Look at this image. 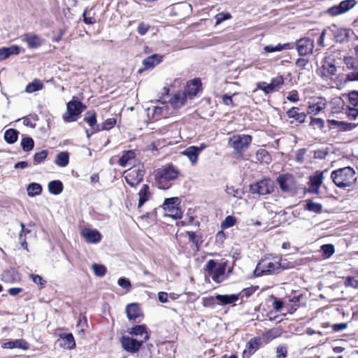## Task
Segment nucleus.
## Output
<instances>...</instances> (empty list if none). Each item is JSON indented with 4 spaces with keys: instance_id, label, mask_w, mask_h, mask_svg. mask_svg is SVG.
Instances as JSON below:
<instances>
[{
    "instance_id": "obj_52",
    "label": "nucleus",
    "mask_w": 358,
    "mask_h": 358,
    "mask_svg": "<svg viewBox=\"0 0 358 358\" xmlns=\"http://www.w3.org/2000/svg\"><path fill=\"white\" fill-rule=\"evenodd\" d=\"M48 156L47 150H41L40 152H36L34 156V159L36 163L43 162Z\"/></svg>"
},
{
    "instance_id": "obj_19",
    "label": "nucleus",
    "mask_w": 358,
    "mask_h": 358,
    "mask_svg": "<svg viewBox=\"0 0 358 358\" xmlns=\"http://www.w3.org/2000/svg\"><path fill=\"white\" fill-rule=\"evenodd\" d=\"M136 153L133 150H127L122 152L121 157L120 158L118 163L120 166L125 167L127 166H132L136 164Z\"/></svg>"
},
{
    "instance_id": "obj_16",
    "label": "nucleus",
    "mask_w": 358,
    "mask_h": 358,
    "mask_svg": "<svg viewBox=\"0 0 358 358\" xmlns=\"http://www.w3.org/2000/svg\"><path fill=\"white\" fill-rule=\"evenodd\" d=\"M201 83L200 80L194 79L187 83L183 92L187 98L192 99L201 91Z\"/></svg>"
},
{
    "instance_id": "obj_4",
    "label": "nucleus",
    "mask_w": 358,
    "mask_h": 358,
    "mask_svg": "<svg viewBox=\"0 0 358 358\" xmlns=\"http://www.w3.org/2000/svg\"><path fill=\"white\" fill-rule=\"evenodd\" d=\"M227 262L218 263L213 259L209 260L206 265V271L213 281L220 283L225 278Z\"/></svg>"
},
{
    "instance_id": "obj_5",
    "label": "nucleus",
    "mask_w": 358,
    "mask_h": 358,
    "mask_svg": "<svg viewBox=\"0 0 358 358\" xmlns=\"http://www.w3.org/2000/svg\"><path fill=\"white\" fill-rule=\"evenodd\" d=\"M145 175L144 166L141 164L134 165L124 171V177L127 183L131 187H136L140 184Z\"/></svg>"
},
{
    "instance_id": "obj_29",
    "label": "nucleus",
    "mask_w": 358,
    "mask_h": 358,
    "mask_svg": "<svg viewBox=\"0 0 358 358\" xmlns=\"http://www.w3.org/2000/svg\"><path fill=\"white\" fill-rule=\"evenodd\" d=\"M127 317L130 320H134L141 315V310L138 303H130L126 308Z\"/></svg>"
},
{
    "instance_id": "obj_60",
    "label": "nucleus",
    "mask_w": 358,
    "mask_h": 358,
    "mask_svg": "<svg viewBox=\"0 0 358 358\" xmlns=\"http://www.w3.org/2000/svg\"><path fill=\"white\" fill-rule=\"evenodd\" d=\"M355 127L356 125L355 124L342 122L340 127L338 128L343 131H351L355 128Z\"/></svg>"
},
{
    "instance_id": "obj_41",
    "label": "nucleus",
    "mask_w": 358,
    "mask_h": 358,
    "mask_svg": "<svg viewBox=\"0 0 358 358\" xmlns=\"http://www.w3.org/2000/svg\"><path fill=\"white\" fill-rule=\"evenodd\" d=\"M27 191L29 196H34L41 193L42 187L38 183L31 182L28 185Z\"/></svg>"
},
{
    "instance_id": "obj_15",
    "label": "nucleus",
    "mask_w": 358,
    "mask_h": 358,
    "mask_svg": "<svg viewBox=\"0 0 358 358\" xmlns=\"http://www.w3.org/2000/svg\"><path fill=\"white\" fill-rule=\"evenodd\" d=\"M276 180L280 189L284 192H289L294 188V179L290 174L280 175Z\"/></svg>"
},
{
    "instance_id": "obj_24",
    "label": "nucleus",
    "mask_w": 358,
    "mask_h": 358,
    "mask_svg": "<svg viewBox=\"0 0 358 358\" xmlns=\"http://www.w3.org/2000/svg\"><path fill=\"white\" fill-rule=\"evenodd\" d=\"M326 108V100L322 98H318L316 103L310 104L308 108V113L312 115H316Z\"/></svg>"
},
{
    "instance_id": "obj_23",
    "label": "nucleus",
    "mask_w": 358,
    "mask_h": 358,
    "mask_svg": "<svg viewBox=\"0 0 358 358\" xmlns=\"http://www.w3.org/2000/svg\"><path fill=\"white\" fill-rule=\"evenodd\" d=\"M20 47L13 45L10 47L0 48V61L8 58L11 55H17L20 53Z\"/></svg>"
},
{
    "instance_id": "obj_57",
    "label": "nucleus",
    "mask_w": 358,
    "mask_h": 358,
    "mask_svg": "<svg viewBox=\"0 0 358 358\" xmlns=\"http://www.w3.org/2000/svg\"><path fill=\"white\" fill-rule=\"evenodd\" d=\"M353 70V71L350 72L346 75V81H358V69Z\"/></svg>"
},
{
    "instance_id": "obj_10",
    "label": "nucleus",
    "mask_w": 358,
    "mask_h": 358,
    "mask_svg": "<svg viewBox=\"0 0 358 358\" xmlns=\"http://www.w3.org/2000/svg\"><path fill=\"white\" fill-rule=\"evenodd\" d=\"M283 84V77L282 76H278L273 78L270 83H266V82L258 83L257 84V88L268 94L278 91Z\"/></svg>"
},
{
    "instance_id": "obj_59",
    "label": "nucleus",
    "mask_w": 358,
    "mask_h": 358,
    "mask_svg": "<svg viewBox=\"0 0 358 358\" xmlns=\"http://www.w3.org/2000/svg\"><path fill=\"white\" fill-rule=\"evenodd\" d=\"M287 99L290 101L291 102L295 103L299 101V95L298 92L296 90H292L289 92L288 96H287Z\"/></svg>"
},
{
    "instance_id": "obj_6",
    "label": "nucleus",
    "mask_w": 358,
    "mask_h": 358,
    "mask_svg": "<svg viewBox=\"0 0 358 358\" xmlns=\"http://www.w3.org/2000/svg\"><path fill=\"white\" fill-rule=\"evenodd\" d=\"M86 108L80 101L72 99L66 105V111L63 115V120L66 122H75L82 112Z\"/></svg>"
},
{
    "instance_id": "obj_37",
    "label": "nucleus",
    "mask_w": 358,
    "mask_h": 358,
    "mask_svg": "<svg viewBox=\"0 0 358 358\" xmlns=\"http://www.w3.org/2000/svg\"><path fill=\"white\" fill-rule=\"evenodd\" d=\"M63 188V184L60 180H52L48 184L49 192L55 195L60 194Z\"/></svg>"
},
{
    "instance_id": "obj_48",
    "label": "nucleus",
    "mask_w": 358,
    "mask_h": 358,
    "mask_svg": "<svg viewBox=\"0 0 358 358\" xmlns=\"http://www.w3.org/2000/svg\"><path fill=\"white\" fill-rule=\"evenodd\" d=\"M116 124V120L115 118H108L107 119L101 126V128H99V126H97L96 131L100 130H109L111 128H113Z\"/></svg>"
},
{
    "instance_id": "obj_55",
    "label": "nucleus",
    "mask_w": 358,
    "mask_h": 358,
    "mask_svg": "<svg viewBox=\"0 0 358 358\" xmlns=\"http://www.w3.org/2000/svg\"><path fill=\"white\" fill-rule=\"evenodd\" d=\"M345 285L346 287L357 288L358 287V280H357L354 277H348L345 281Z\"/></svg>"
},
{
    "instance_id": "obj_61",
    "label": "nucleus",
    "mask_w": 358,
    "mask_h": 358,
    "mask_svg": "<svg viewBox=\"0 0 358 358\" xmlns=\"http://www.w3.org/2000/svg\"><path fill=\"white\" fill-rule=\"evenodd\" d=\"M310 124L311 126H317L318 128H322L324 125V122L321 118H312Z\"/></svg>"
},
{
    "instance_id": "obj_36",
    "label": "nucleus",
    "mask_w": 358,
    "mask_h": 358,
    "mask_svg": "<svg viewBox=\"0 0 358 358\" xmlns=\"http://www.w3.org/2000/svg\"><path fill=\"white\" fill-rule=\"evenodd\" d=\"M60 337L63 340V346L69 350H71L76 346V341L72 334H62Z\"/></svg>"
},
{
    "instance_id": "obj_27",
    "label": "nucleus",
    "mask_w": 358,
    "mask_h": 358,
    "mask_svg": "<svg viewBox=\"0 0 358 358\" xmlns=\"http://www.w3.org/2000/svg\"><path fill=\"white\" fill-rule=\"evenodd\" d=\"M130 333L136 336H139L138 341H142V343L148 341L149 338L147 328L145 325L135 326L134 327L132 328L131 331Z\"/></svg>"
},
{
    "instance_id": "obj_63",
    "label": "nucleus",
    "mask_w": 358,
    "mask_h": 358,
    "mask_svg": "<svg viewBox=\"0 0 358 358\" xmlns=\"http://www.w3.org/2000/svg\"><path fill=\"white\" fill-rule=\"evenodd\" d=\"M277 357L285 358L287 355V350L283 346H279L276 349Z\"/></svg>"
},
{
    "instance_id": "obj_14",
    "label": "nucleus",
    "mask_w": 358,
    "mask_h": 358,
    "mask_svg": "<svg viewBox=\"0 0 358 358\" xmlns=\"http://www.w3.org/2000/svg\"><path fill=\"white\" fill-rule=\"evenodd\" d=\"M121 343L123 349L128 352L135 353L138 351L142 345V341L124 336L121 338Z\"/></svg>"
},
{
    "instance_id": "obj_34",
    "label": "nucleus",
    "mask_w": 358,
    "mask_h": 358,
    "mask_svg": "<svg viewBox=\"0 0 358 358\" xmlns=\"http://www.w3.org/2000/svg\"><path fill=\"white\" fill-rule=\"evenodd\" d=\"M162 57L159 55H153L148 57L143 61V64L145 69L153 68L155 65L159 64Z\"/></svg>"
},
{
    "instance_id": "obj_22",
    "label": "nucleus",
    "mask_w": 358,
    "mask_h": 358,
    "mask_svg": "<svg viewBox=\"0 0 358 358\" xmlns=\"http://www.w3.org/2000/svg\"><path fill=\"white\" fill-rule=\"evenodd\" d=\"M82 236L88 243H96L101 241V235L96 230L85 229L82 231Z\"/></svg>"
},
{
    "instance_id": "obj_8",
    "label": "nucleus",
    "mask_w": 358,
    "mask_h": 358,
    "mask_svg": "<svg viewBox=\"0 0 358 358\" xmlns=\"http://www.w3.org/2000/svg\"><path fill=\"white\" fill-rule=\"evenodd\" d=\"M180 199L178 197H171L166 199L163 203V208L166 212V215L174 219L182 217V212L179 207Z\"/></svg>"
},
{
    "instance_id": "obj_50",
    "label": "nucleus",
    "mask_w": 358,
    "mask_h": 358,
    "mask_svg": "<svg viewBox=\"0 0 358 358\" xmlns=\"http://www.w3.org/2000/svg\"><path fill=\"white\" fill-rule=\"evenodd\" d=\"M321 248L325 258L330 257L335 252L334 246L331 244L323 245Z\"/></svg>"
},
{
    "instance_id": "obj_26",
    "label": "nucleus",
    "mask_w": 358,
    "mask_h": 358,
    "mask_svg": "<svg viewBox=\"0 0 358 358\" xmlns=\"http://www.w3.org/2000/svg\"><path fill=\"white\" fill-rule=\"evenodd\" d=\"M24 41L30 48H37L43 43V39L39 36L33 34H25Z\"/></svg>"
},
{
    "instance_id": "obj_21",
    "label": "nucleus",
    "mask_w": 358,
    "mask_h": 358,
    "mask_svg": "<svg viewBox=\"0 0 358 358\" xmlns=\"http://www.w3.org/2000/svg\"><path fill=\"white\" fill-rule=\"evenodd\" d=\"M2 348L4 349H14L18 348L23 350H27L29 348V343L24 339H16L9 341L2 344Z\"/></svg>"
},
{
    "instance_id": "obj_49",
    "label": "nucleus",
    "mask_w": 358,
    "mask_h": 358,
    "mask_svg": "<svg viewBox=\"0 0 358 358\" xmlns=\"http://www.w3.org/2000/svg\"><path fill=\"white\" fill-rule=\"evenodd\" d=\"M236 222V219L235 217L231 215H228L225 217V219L221 223V227L222 229H227L233 227Z\"/></svg>"
},
{
    "instance_id": "obj_53",
    "label": "nucleus",
    "mask_w": 358,
    "mask_h": 358,
    "mask_svg": "<svg viewBox=\"0 0 358 358\" xmlns=\"http://www.w3.org/2000/svg\"><path fill=\"white\" fill-rule=\"evenodd\" d=\"M350 103L353 106H358V91L350 92L348 94Z\"/></svg>"
},
{
    "instance_id": "obj_9",
    "label": "nucleus",
    "mask_w": 358,
    "mask_h": 358,
    "mask_svg": "<svg viewBox=\"0 0 358 358\" xmlns=\"http://www.w3.org/2000/svg\"><path fill=\"white\" fill-rule=\"evenodd\" d=\"M337 68L335 64V60L330 57H325L322 66L317 69V74L323 79L331 78L336 75Z\"/></svg>"
},
{
    "instance_id": "obj_44",
    "label": "nucleus",
    "mask_w": 358,
    "mask_h": 358,
    "mask_svg": "<svg viewBox=\"0 0 358 358\" xmlns=\"http://www.w3.org/2000/svg\"><path fill=\"white\" fill-rule=\"evenodd\" d=\"M85 121L91 127H94L96 124V115L94 110H89L85 113Z\"/></svg>"
},
{
    "instance_id": "obj_1",
    "label": "nucleus",
    "mask_w": 358,
    "mask_h": 358,
    "mask_svg": "<svg viewBox=\"0 0 358 358\" xmlns=\"http://www.w3.org/2000/svg\"><path fill=\"white\" fill-rule=\"evenodd\" d=\"M286 268L287 266L281 262L280 258L277 256H268L260 260L256 266L255 274L259 276L263 274L278 273Z\"/></svg>"
},
{
    "instance_id": "obj_42",
    "label": "nucleus",
    "mask_w": 358,
    "mask_h": 358,
    "mask_svg": "<svg viewBox=\"0 0 358 358\" xmlns=\"http://www.w3.org/2000/svg\"><path fill=\"white\" fill-rule=\"evenodd\" d=\"M257 159L261 162L269 163L271 157L268 151L265 149L260 148L256 152Z\"/></svg>"
},
{
    "instance_id": "obj_46",
    "label": "nucleus",
    "mask_w": 358,
    "mask_h": 358,
    "mask_svg": "<svg viewBox=\"0 0 358 358\" xmlns=\"http://www.w3.org/2000/svg\"><path fill=\"white\" fill-rule=\"evenodd\" d=\"M289 46V43H285V44H282V45L278 44V45H277L275 46L266 45V46H265L264 48V50L266 52H280V51H282L283 50L288 49Z\"/></svg>"
},
{
    "instance_id": "obj_28",
    "label": "nucleus",
    "mask_w": 358,
    "mask_h": 358,
    "mask_svg": "<svg viewBox=\"0 0 358 358\" xmlns=\"http://www.w3.org/2000/svg\"><path fill=\"white\" fill-rule=\"evenodd\" d=\"M187 99L183 92H178L170 99V103L173 108H179L185 105Z\"/></svg>"
},
{
    "instance_id": "obj_62",
    "label": "nucleus",
    "mask_w": 358,
    "mask_h": 358,
    "mask_svg": "<svg viewBox=\"0 0 358 358\" xmlns=\"http://www.w3.org/2000/svg\"><path fill=\"white\" fill-rule=\"evenodd\" d=\"M83 21L85 24H93L96 22V20L94 17H87V9H85L83 13Z\"/></svg>"
},
{
    "instance_id": "obj_38",
    "label": "nucleus",
    "mask_w": 358,
    "mask_h": 358,
    "mask_svg": "<svg viewBox=\"0 0 358 358\" xmlns=\"http://www.w3.org/2000/svg\"><path fill=\"white\" fill-rule=\"evenodd\" d=\"M18 134L19 132L14 129H7L4 133V139L8 143L13 144L17 141Z\"/></svg>"
},
{
    "instance_id": "obj_30",
    "label": "nucleus",
    "mask_w": 358,
    "mask_h": 358,
    "mask_svg": "<svg viewBox=\"0 0 358 358\" xmlns=\"http://www.w3.org/2000/svg\"><path fill=\"white\" fill-rule=\"evenodd\" d=\"M138 207H141L151 197V192L148 185H143L138 192Z\"/></svg>"
},
{
    "instance_id": "obj_47",
    "label": "nucleus",
    "mask_w": 358,
    "mask_h": 358,
    "mask_svg": "<svg viewBox=\"0 0 358 358\" xmlns=\"http://www.w3.org/2000/svg\"><path fill=\"white\" fill-rule=\"evenodd\" d=\"M343 63L348 70L358 69V65L355 61V59L352 57L345 56L343 57Z\"/></svg>"
},
{
    "instance_id": "obj_11",
    "label": "nucleus",
    "mask_w": 358,
    "mask_h": 358,
    "mask_svg": "<svg viewBox=\"0 0 358 358\" xmlns=\"http://www.w3.org/2000/svg\"><path fill=\"white\" fill-rule=\"evenodd\" d=\"M274 189L273 182L268 178L263 179L255 184L250 185V191L253 194L266 195L271 193Z\"/></svg>"
},
{
    "instance_id": "obj_45",
    "label": "nucleus",
    "mask_w": 358,
    "mask_h": 358,
    "mask_svg": "<svg viewBox=\"0 0 358 358\" xmlns=\"http://www.w3.org/2000/svg\"><path fill=\"white\" fill-rule=\"evenodd\" d=\"M21 145L25 152L31 150L34 146V141L31 137H25L22 139Z\"/></svg>"
},
{
    "instance_id": "obj_58",
    "label": "nucleus",
    "mask_w": 358,
    "mask_h": 358,
    "mask_svg": "<svg viewBox=\"0 0 358 358\" xmlns=\"http://www.w3.org/2000/svg\"><path fill=\"white\" fill-rule=\"evenodd\" d=\"M149 28L150 26L148 24L142 22L138 25L137 31L140 35L143 36L148 32Z\"/></svg>"
},
{
    "instance_id": "obj_7",
    "label": "nucleus",
    "mask_w": 358,
    "mask_h": 358,
    "mask_svg": "<svg viewBox=\"0 0 358 358\" xmlns=\"http://www.w3.org/2000/svg\"><path fill=\"white\" fill-rule=\"evenodd\" d=\"M251 142L252 136L246 134L234 135L229 139V145L239 154L244 152Z\"/></svg>"
},
{
    "instance_id": "obj_3",
    "label": "nucleus",
    "mask_w": 358,
    "mask_h": 358,
    "mask_svg": "<svg viewBox=\"0 0 358 358\" xmlns=\"http://www.w3.org/2000/svg\"><path fill=\"white\" fill-rule=\"evenodd\" d=\"M331 178L340 188L350 187L356 180L355 171L350 166L336 169L331 172Z\"/></svg>"
},
{
    "instance_id": "obj_35",
    "label": "nucleus",
    "mask_w": 358,
    "mask_h": 358,
    "mask_svg": "<svg viewBox=\"0 0 358 358\" xmlns=\"http://www.w3.org/2000/svg\"><path fill=\"white\" fill-rule=\"evenodd\" d=\"M69 155L67 152H59L55 158V163L58 166L65 167L69 164Z\"/></svg>"
},
{
    "instance_id": "obj_13",
    "label": "nucleus",
    "mask_w": 358,
    "mask_h": 358,
    "mask_svg": "<svg viewBox=\"0 0 358 358\" xmlns=\"http://www.w3.org/2000/svg\"><path fill=\"white\" fill-rule=\"evenodd\" d=\"M315 46L314 40L309 38H301L297 41L296 49L300 55H307L313 52Z\"/></svg>"
},
{
    "instance_id": "obj_31",
    "label": "nucleus",
    "mask_w": 358,
    "mask_h": 358,
    "mask_svg": "<svg viewBox=\"0 0 358 358\" xmlns=\"http://www.w3.org/2000/svg\"><path fill=\"white\" fill-rule=\"evenodd\" d=\"M286 113L289 118H294L299 123L306 121V115L304 113H299V108L296 107H292Z\"/></svg>"
},
{
    "instance_id": "obj_17",
    "label": "nucleus",
    "mask_w": 358,
    "mask_h": 358,
    "mask_svg": "<svg viewBox=\"0 0 358 358\" xmlns=\"http://www.w3.org/2000/svg\"><path fill=\"white\" fill-rule=\"evenodd\" d=\"M260 345V338H251L247 343L245 349L243 352V358H250L259 349Z\"/></svg>"
},
{
    "instance_id": "obj_2",
    "label": "nucleus",
    "mask_w": 358,
    "mask_h": 358,
    "mask_svg": "<svg viewBox=\"0 0 358 358\" xmlns=\"http://www.w3.org/2000/svg\"><path fill=\"white\" fill-rule=\"evenodd\" d=\"M180 173L178 169L173 164H168L155 171V179L159 188L166 189L169 182L176 179Z\"/></svg>"
},
{
    "instance_id": "obj_64",
    "label": "nucleus",
    "mask_w": 358,
    "mask_h": 358,
    "mask_svg": "<svg viewBox=\"0 0 358 358\" xmlns=\"http://www.w3.org/2000/svg\"><path fill=\"white\" fill-rule=\"evenodd\" d=\"M348 115L350 118L355 120L358 117V109L349 108Z\"/></svg>"
},
{
    "instance_id": "obj_54",
    "label": "nucleus",
    "mask_w": 358,
    "mask_h": 358,
    "mask_svg": "<svg viewBox=\"0 0 358 358\" xmlns=\"http://www.w3.org/2000/svg\"><path fill=\"white\" fill-rule=\"evenodd\" d=\"M231 15L229 13H220L216 15L215 20L216 24H220L223 21L230 19Z\"/></svg>"
},
{
    "instance_id": "obj_56",
    "label": "nucleus",
    "mask_w": 358,
    "mask_h": 358,
    "mask_svg": "<svg viewBox=\"0 0 358 358\" xmlns=\"http://www.w3.org/2000/svg\"><path fill=\"white\" fill-rule=\"evenodd\" d=\"M117 284L119 286L126 289L127 291H129L131 287L130 281L125 278H120L117 281Z\"/></svg>"
},
{
    "instance_id": "obj_51",
    "label": "nucleus",
    "mask_w": 358,
    "mask_h": 358,
    "mask_svg": "<svg viewBox=\"0 0 358 358\" xmlns=\"http://www.w3.org/2000/svg\"><path fill=\"white\" fill-rule=\"evenodd\" d=\"M92 268L97 276L102 277L106 274V268L103 265L94 264L92 265Z\"/></svg>"
},
{
    "instance_id": "obj_20",
    "label": "nucleus",
    "mask_w": 358,
    "mask_h": 358,
    "mask_svg": "<svg viewBox=\"0 0 358 358\" xmlns=\"http://www.w3.org/2000/svg\"><path fill=\"white\" fill-rule=\"evenodd\" d=\"M323 180L322 172H316L313 176L310 177L309 192L312 193H318L319 188Z\"/></svg>"
},
{
    "instance_id": "obj_32",
    "label": "nucleus",
    "mask_w": 358,
    "mask_h": 358,
    "mask_svg": "<svg viewBox=\"0 0 358 358\" xmlns=\"http://www.w3.org/2000/svg\"><path fill=\"white\" fill-rule=\"evenodd\" d=\"M168 110L169 108L166 104L164 103H159V105L155 106L152 109L153 117L157 120L160 117H166L169 114Z\"/></svg>"
},
{
    "instance_id": "obj_25",
    "label": "nucleus",
    "mask_w": 358,
    "mask_h": 358,
    "mask_svg": "<svg viewBox=\"0 0 358 358\" xmlns=\"http://www.w3.org/2000/svg\"><path fill=\"white\" fill-rule=\"evenodd\" d=\"M215 300L218 301L220 306L233 304L238 300V294H217Z\"/></svg>"
},
{
    "instance_id": "obj_39",
    "label": "nucleus",
    "mask_w": 358,
    "mask_h": 358,
    "mask_svg": "<svg viewBox=\"0 0 358 358\" xmlns=\"http://www.w3.org/2000/svg\"><path fill=\"white\" fill-rule=\"evenodd\" d=\"M331 112L333 113H340L345 106L343 100L341 97L334 98L331 101Z\"/></svg>"
},
{
    "instance_id": "obj_33",
    "label": "nucleus",
    "mask_w": 358,
    "mask_h": 358,
    "mask_svg": "<svg viewBox=\"0 0 358 358\" xmlns=\"http://www.w3.org/2000/svg\"><path fill=\"white\" fill-rule=\"evenodd\" d=\"M182 153L189 159L193 165L196 164L199 155L196 150V146H190L184 150Z\"/></svg>"
},
{
    "instance_id": "obj_43",
    "label": "nucleus",
    "mask_w": 358,
    "mask_h": 358,
    "mask_svg": "<svg viewBox=\"0 0 358 358\" xmlns=\"http://www.w3.org/2000/svg\"><path fill=\"white\" fill-rule=\"evenodd\" d=\"M306 209L313 213H320L322 212V206L319 203L308 201L306 205Z\"/></svg>"
},
{
    "instance_id": "obj_18",
    "label": "nucleus",
    "mask_w": 358,
    "mask_h": 358,
    "mask_svg": "<svg viewBox=\"0 0 358 358\" xmlns=\"http://www.w3.org/2000/svg\"><path fill=\"white\" fill-rule=\"evenodd\" d=\"M330 29L336 41L339 43H343L347 40L352 32L350 29L340 28L336 25H332Z\"/></svg>"
},
{
    "instance_id": "obj_40",
    "label": "nucleus",
    "mask_w": 358,
    "mask_h": 358,
    "mask_svg": "<svg viewBox=\"0 0 358 358\" xmlns=\"http://www.w3.org/2000/svg\"><path fill=\"white\" fill-rule=\"evenodd\" d=\"M43 87V84L42 82L38 79H35L33 82L29 83L25 91L27 93H33L34 92L42 90Z\"/></svg>"
},
{
    "instance_id": "obj_12",
    "label": "nucleus",
    "mask_w": 358,
    "mask_h": 358,
    "mask_svg": "<svg viewBox=\"0 0 358 358\" xmlns=\"http://www.w3.org/2000/svg\"><path fill=\"white\" fill-rule=\"evenodd\" d=\"M356 3V0H344L338 5L329 8L327 13L331 16L341 15L352 8Z\"/></svg>"
}]
</instances>
